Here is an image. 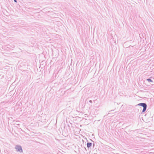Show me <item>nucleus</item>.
<instances>
[{
  "label": "nucleus",
  "instance_id": "f257e3e1",
  "mask_svg": "<svg viewBox=\"0 0 154 154\" xmlns=\"http://www.w3.org/2000/svg\"><path fill=\"white\" fill-rule=\"evenodd\" d=\"M138 105L140 106L143 107L142 112H144L146 110V105L145 103H140L138 104Z\"/></svg>",
  "mask_w": 154,
  "mask_h": 154
},
{
  "label": "nucleus",
  "instance_id": "f03ea898",
  "mask_svg": "<svg viewBox=\"0 0 154 154\" xmlns=\"http://www.w3.org/2000/svg\"><path fill=\"white\" fill-rule=\"evenodd\" d=\"M15 148L18 151L21 152L22 151V150L21 147L20 146H16Z\"/></svg>",
  "mask_w": 154,
  "mask_h": 154
},
{
  "label": "nucleus",
  "instance_id": "7ed1b4c3",
  "mask_svg": "<svg viewBox=\"0 0 154 154\" xmlns=\"http://www.w3.org/2000/svg\"><path fill=\"white\" fill-rule=\"evenodd\" d=\"M91 143H88L87 144V146L89 147L90 146H91Z\"/></svg>",
  "mask_w": 154,
  "mask_h": 154
},
{
  "label": "nucleus",
  "instance_id": "20e7f679",
  "mask_svg": "<svg viewBox=\"0 0 154 154\" xmlns=\"http://www.w3.org/2000/svg\"><path fill=\"white\" fill-rule=\"evenodd\" d=\"M147 80H148L149 82H152V81L150 79H147Z\"/></svg>",
  "mask_w": 154,
  "mask_h": 154
},
{
  "label": "nucleus",
  "instance_id": "39448f33",
  "mask_svg": "<svg viewBox=\"0 0 154 154\" xmlns=\"http://www.w3.org/2000/svg\"><path fill=\"white\" fill-rule=\"evenodd\" d=\"M14 1L15 2H17L16 0H14Z\"/></svg>",
  "mask_w": 154,
  "mask_h": 154
}]
</instances>
